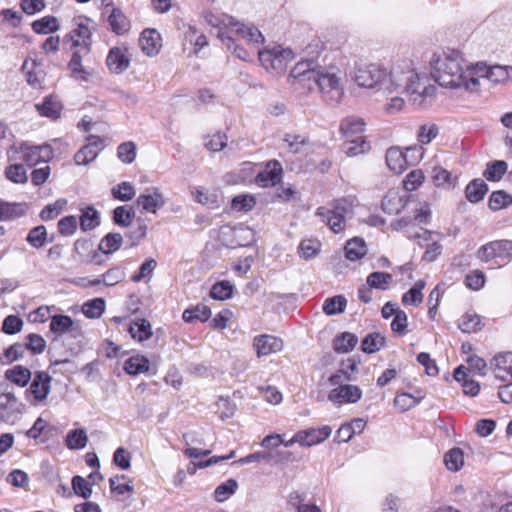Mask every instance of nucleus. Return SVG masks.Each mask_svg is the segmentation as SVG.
<instances>
[{
  "mask_svg": "<svg viewBox=\"0 0 512 512\" xmlns=\"http://www.w3.org/2000/svg\"><path fill=\"white\" fill-rule=\"evenodd\" d=\"M53 158V149L48 144L32 145L28 142L13 144L7 150L8 161H22L32 167L41 162H48Z\"/></svg>",
  "mask_w": 512,
  "mask_h": 512,
  "instance_id": "nucleus-5",
  "label": "nucleus"
},
{
  "mask_svg": "<svg viewBox=\"0 0 512 512\" xmlns=\"http://www.w3.org/2000/svg\"><path fill=\"white\" fill-rule=\"evenodd\" d=\"M444 463L448 470L459 471L464 465V452L458 447L450 449L444 455Z\"/></svg>",
  "mask_w": 512,
  "mask_h": 512,
  "instance_id": "nucleus-43",
  "label": "nucleus"
},
{
  "mask_svg": "<svg viewBox=\"0 0 512 512\" xmlns=\"http://www.w3.org/2000/svg\"><path fill=\"white\" fill-rule=\"evenodd\" d=\"M238 488V483L235 479H228L221 483L214 491L215 499L218 502H223L232 496Z\"/></svg>",
  "mask_w": 512,
  "mask_h": 512,
  "instance_id": "nucleus-59",
  "label": "nucleus"
},
{
  "mask_svg": "<svg viewBox=\"0 0 512 512\" xmlns=\"http://www.w3.org/2000/svg\"><path fill=\"white\" fill-rule=\"evenodd\" d=\"M439 134V127L435 123L420 125L417 132V140L421 145L429 144Z\"/></svg>",
  "mask_w": 512,
  "mask_h": 512,
  "instance_id": "nucleus-52",
  "label": "nucleus"
},
{
  "mask_svg": "<svg viewBox=\"0 0 512 512\" xmlns=\"http://www.w3.org/2000/svg\"><path fill=\"white\" fill-rule=\"evenodd\" d=\"M149 360L141 355L131 356L124 364V371L129 375H138L149 371Z\"/></svg>",
  "mask_w": 512,
  "mask_h": 512,
  "instance_id": "nucleus-37",
  "label": "nucleus"
},
{
  "mask_svg": "<svg viewBox=\"0 0 512 512\" xmlns=\"http://www.w3.org/2000/svg\"><path fill=\"white\" fill-rule=\"evenodd\" d=\"M32 29L37 34H48L59 29L58 20L54 16H44L32 23Z\"/></svg>",
  "mask_w": 512,
  "mask_h": 512,
  "instance_id": "nucleus-45",
  "label": "nucleus"
},
{
  "mask_svg": "<svg viewBox=\"0 0 512 512\" xmlns=\"http://www.w3.org/2000/svg\"><path fill=\"white\" fill-rule=\"evenodd\" d=\"M282 165L277 160H271L266 164L265 170L259 172L255 182L260 187L275 186L282 179Z\"/></svg>",
  "mask_w": 512,
  "mask_h": 512,
  "instance_id": "nucleus-13",
  "label": "nucleus"
},
{
  "mask_svg": "<svg viewBox=\"0 0 512 512\" xmlns=\"http://www.w3.org/2000/svg\"><path fill=\"white\" fill-rule=\"evenodd\" d=\"M5 384H0V423L13 424L22 413L18 399L14 393L3 389Z\"/></svg>",
  "mask_w": 512,
  "mask_h": 512,
  "instance_id": "nucleus-10",
  "label": "nucleus"
},
{
  "mask_svg": "<svg viewBox=\"0 0 512 512\" xmlns=\"http://www.w3.org/2000/svg\"><path fill=\"white\" fill-rule=\"evenodd\" d=\"M117 156L123 163H132L136 157V145L133 142L121 143L117 148Z\"/></svg>",
  "mask_w": 512,
  "mask_h": 512,
  "instance_id": "nucleus-64",
  "label": "nucleus"
},
{
  "mask_svg": "<svg viewBox=\"0 0 512 512\" xmlns=\"http://www.w3.org/2000/svg\"><path fill=\"white\" fill-rule=\"evenodd\" d=\"M111 194L113 198L127 202L135 197V189L130 182L124 181L114 186L111 189Z\"/></svg>",
  "mask_w": 512,
  "mask_h": 512,
  "instance_id": "nucleus-53",
  "label": "nucleus"
},
{
  "mask_svg": "<svg viewBox=\"0 0 512 512\" xmlns=\"http://www.w3.org/2000/svg\"><path fill=\"white\" fill-rule=\"evenodd\" d=\"M88 442V437L84 429H74L67 433L65 444L71 450L83 449Z\"/></svg>",
  "mask_w": 512,
  "mask_h": 512,
  "instance_id": "nucleus-44",
  "label": "nucleus"
},
{
  "mask_svg": "<svg viewBox=\"0 0 512 512\" xmlns=\"http://www.w3.org/2000/svg\"><path fill=\"white\" fill-rule=\"evenodd\" d=\"M184 441L188 446L184 450V454L188 458H199L202 456H207L211 453V450H200L196 447H190L191 444H201L202 440L196 439L194 433H186L183 435Z\"/></svg>",
  "mask_w": 512,
  "mask_h": 512,
  "instance_id": "nucleus-54",
  "label": "nucleus"
},
{
  "mask_svg": "<svg viewBox=\"0 0 512 512\" xmlns=\"http://www.w3.org/2000/svg\"><path fill=\"white\" fill-rule=\"evenodd\" d=\"M385 345V337L380 333L373 332L365 336L361 343L363 352L372 354L379 351Z\"/></svg>",
  "mask_w": 512,
  "mask_h": 512,
  "instance_id": "nucleus-46",
  "label": "nucleus"
},
{
  "mask_svg": "<svg viewBox=\"0 0 512 512\" xmlns=\"http://www.w3.org/2000/svg\"><path fill=\"white\" fill-rule=\"evenodd\" d=\"M124 278L125 273L119 267L110 268L104 274L98 277L100 284H103L108 287L120 283L121 281L124 280Z\"/></svg>",
  "mask_w": 512,
  "mask_h": 512,
  "instance_id": "nucleus-60",
  "label": "nucleus"
},
{
  "mask_svg": "<svg viewBox=\"0 0 512 512\" xmlns=\"http://www.w3.org/2000/svg\"><path fill=\"white\" fill-rule=\"evenodd\" d=\"M253 346L256 350L257 356L262 357L282 350L283 342L275 336L265 334L256 336L254 338Z\"/></svg>",
  "mask_w": 512,
  "mask_h": 512,
  "instance_id": "nucleus-20",
  "label": "nucleus"
},
{
  "mask_svg": "<svg viewBox=\"0 0 512 512\" xmlns=\"http://www.w3.org/2000/svg\"><path fill=\"white\" fill-rule=\"evenodd\" d=\"M26 351V346L23 343H14L4 350L0 355V363L2 365H9L21 359Z\"/></svg>",
  "mask_w": 512,
  "mask_h": 512,
  "instance_id": "nucleus-41",
  "label": "nucleus"
},
{
  "mask_svg": "<svg viewBox=\"0 0 512 512\" xmlns=\"http://www.w3.org/2000/svg\"><path fill=\"white\" fill-rule=\"evenodd\" d=\"M335 67H322L313 60H300L291 69L289 78L293 85L309 91L318 90L325 102L336 104L343 95L341 78Z\"/></svg>",
  "mask_w": 512,
  "mask_h": 512,
  "instance_id": "nucleus-1",
  "label": "nucleus"
},
{
  "mask_svg": "<svg viewBox=\"0 0 512 512\" xmlns=\"http://www.w3.org/2000/svg\"><path fill=\"white\" fill-rule=\"evenodd\" d=\"M77 227L78 221L74 215L65 216L57 223L58 232L64 237L72 236L76 232Z\"/></svg>",
  "mask_w": 512,
  "mask_h": 512,
  "instance_id": "nucleus-62",
  "label": "nucleus"
},
{
  "mask_svg": "<svg viewBox=\"0 0 512 512\" xmlns=\"http://www.w3.org/2000/svg\"><path fill=\"white\" fill-rule=\"evenodd\" d=\"M68 68L72 75L83 81H87L90 74L82 66V56L79 51H74L68 63Z\"/></svg>",
  "mask_w": 512,
  "mask_h": 512,
  "instance_id": "nucleus-58",
  "label": "nucleus"
},
{
  "mask_svg": "<svg viewBox=\"0 0 512 512\" xmlns=\"http://www.w3.org/2000/svg\"><path fill=\"white\" fill-rule=\"evenodd\" d=\"M107 21L116 35H123L130 29V21L119 8L112 9Z\"/></svg>",
  "mask_w": 512,
  "mask_h": 512,
  "instance_id": "nucleus-27",
  "label": "nucleus"
},
{
  "mask_svg": "<svg viewBox=\"0 0 512 512\" xmlns=\"http://www.w3.org/2000/svg\"><path fill=\"white\" fill-rule=\"evenodd\" d=\"M365 122L357 116H348L341 121L340 130L346 138L344 151L350 156L364 153L367 143L362 133L365 130Z\"/></svg>",
  "mask_w": 512,
  "mask_h": 512,
  "instance_id": "nucleus-6",
  "label": "nucleus"
},
{
  "mask_svg": "<svg viewBox=\"0 0 512 512\" xmlns=\"http://www.w3.org/2000/svg\"><path fill=\"white\" fill-rule=\"evenodd\" d=\"M355 207V198L343 197L336 199L331 204V208L318 207L316 215L322 222L330 227L334 233L344 230L346 218H351Z\"/></svg>",
  "mask_w": 512,
  "mask_h": 512,
  "instance_id": "nucleus-4",
  "label": "nucleus"
},
{
  "mask_svg": "<svg viewBox=\"0 0 512 512\" xmlns=\"http://www.w3.org/2000/svg\"><path fill=\"white\" fill-rule=\"evenodd\" d=\"M106 65L111 73L122 74L130 65V57L126 46H116L109 50Z\"/></svg>",
  "mask_w": 512,
  "mask_h": 512,
  "instance_id": "nucleus-12",
  "label": "nucleus"
},
{
  "mask_svg": "<svg viewBox=\"0 0 512 512\" xmlns=\"http://www.w3.org/2000/svg\"><path fill=\"white\" fill-rule=\"evenodd\" d=\"M135 217V211L132 207L123 205L118 206L113 210L112 220L115 225L121 227H128L131 225Z\"/></svg>",
  "mask_w": 512,
  "mask_h": 512,
  "instance_id": "nucleus-40",
  "label": "nucleus"
},
{
  "mask_svg": "<svg viewBox=\"0 0 512 512\" xmlns=\"http://www.w3.org/2000/svg\"><path fill=\"white\" fill-rule=\"evenodd\" d=\"M358 343V338L350 332H343L337 335L333 340V349L337 353H348L354 349Z\"/></svg>",
  "mask_w": 512,
  "mask_h": 512,
  "instance_id": "nucleus-31",
  "label": "nucleus"
},
{
  "mask_svg": "<svg viewBox=\"0 0 512 512\" xmlns=\"http://www.w3.org/2000/svg\"><path fill=\"white\" fill-rule=\"evenodd\" d=\"M27 204L0 200V221H13L26 215Z\"/></svg>",
  "mask_w": 512,
  "mask_h": 512,
  "instance_id": "nucleus-23",
  "label": "nucleus"
},
{
  "mask_svg": "<svg viewBox=\"0 0 512 512\" xmlns=\"http://www.w3.org/2000/svg\"><path fill=\"white\" fill-rule=\"evenodd\" d=\"M362 397V390L352 384L342 385L332 389L328 395L330 401L336 404L356 403Z\"/></svg>",
  "mask_w": 512,
  "mask_h": 512,
  "instance_id": "nucleus-15",
  "label": "nucleus"
},
{
  "mask_svg": "<svg viewBox=\"0 0 512 512\" xmlns=\"http://www.w3.org/2000/svg\"><path fill=\"white\" fill-rule=\"evenodd\" d=\"M129 333L133 339L143 342L152 336L151 324L146 319H137L130 324Z\"/></svg>",
  "mask_w": 512,
  "mask_h": 512,
  "instance_id": "nucleus-36",
  "label": "nucleus"
},
{
  "mask_svg": "<svg viewBox=\"0 0 512 512\" xmlns=\"http://www.w3.org/2000/svg\"><path fill=\"white\" fill-rule=\"evenodd\" d=\"M49 329L57 335L69 333L72 338L82 334L81 328L74 325V321L68 315L57 314L51 317Z\"/></svg>",
  "mask_w": 512,
  "mask_h": 512,
  "instance_id": "nucleus-16",
  "label": "nucleus"
},
{
  "mask_svg": "<svg viewBox=\"0 0 512 512\" xmlns=\"http://www.w3.org/2000/svg\"><path fill=\"white\" fill-rule=\"evenodd\" d=\"M481 318L477 314L466 313L458 322L459 329L464 333H474L482 329Z\"/></svg>",
  "mask_w": 512,
  "mask_h": 512,
  "instance_id": "nucleus-48",
  "label": "nucleus"
},
{
  "mask_svg": "<svg viewBox=\"0 0 512 512\" xmlns=\"http://www.w3.org/2000/svg\"><path fill=\"white\" fill-rule=\"evenodd\" d=\"M205 21L212 27L217 29V37L226 45L228 49H231L234 44V38L232 32L236 20L226 14H216L212 11H206L204 13Z\"/></svg>",
  "mask_w": 512,
  "mask_h": 512,
  "instance_id": "nucleus-7",
  "label": "nucleus"
},
{
  "mask_svg": "<svg viewBox=\"0 0 512 512\" xmlns=\"http://www.w3.org/2000/svg\"><path fill=\"white\" fill-rule=\"evenodd\" d=\"M491 367L496 379L500 381L512 380V352H504L496 355Z\"/></svg>",
  "mask_w": 512,
  "mask_h": 512,
  "instance_id": "nucleus-17",
  "label": "nucleus"
},
{
  "mask_svg": "<svg viewBox=\"0 0 512 512\" xmlns=\"http://www.w3.org/2000/svg\"><path fill=\"white\" fill-rule=\"evenodd\" d=\"M11 164L8 165L4 170L5 177L15 184H26L28 181V175L25 167L18 161H9Z\"/></svg>",
  "mask_w": 512,
  "mask_h": 512,
  "instance_id": "nucleus-30",
  "label": "nucleus"
},
{
  "mask_svg": "<svg viewBox=\"0 0 512 512\" xmlns=\"http://www.w3.org/2000/svg\"><path fill=\"white\" fill-rule=\"evenodd\" d=\"M488 191V185L484 180L477 178L472 180L465 189V196L471 203L480 202Z\"/></svg>",
  "mask_w": 512,
  "mask_h": 512,
  "instance_id": "nucleus-28",
  "label": "nucleus"
},
{
  "mask_svg": "<svg viewBox=\"0 0 512 512\" xmlns=\"http://www.w3.org/2000/svg\"><path fill=\"white\" fill-rule=\"evenodd\" d=\"M211 316V310L205 304H197L193 307L187 308L182 314V318L187 323L194 321H207Z\"/></svg>",
  "mask_w": 512,
  "mask_h": 512,
  "instance_id": "nucleus-35",
  "label": "nucleus"
},
{
  "mask_svg": "<svg viewBox=\"0 0 512 512\" xmlns=\"http://www.w3.org/2000/svg\"><path fill=\"white\" fill-rule=\"evenodd\" d=\"M386 163L389 169L397 174L402 173L408 166V159L397 147H391L386 152Z\"/></svg>",
  "mask_w": 512,
  "mask_h": 512,
  "instance_id": "nucleus-25",
  "label": "nucleus"
},
{
  "mask_svg": "<svg viewBox=\"0 0 512 512\" xmlns=\"http://www.w3.org/2000/svg\"><path fill=\"white\" fill-rule=\"evenodd\" d=\"M366 254V245L363 239L355 237L345 245L346 258L351 261L361 259Z\"/></svg>",
  "mask_w": 512,
  "mask_h": 512,
  "instance_id": "nucleus-39",
  "label": "nucleus"
},
{
  "mask_svg": "<svg viewBox=\"0 0 512 512\" xmlns=\"http://www.w3.org/2000/svg\"><path fill=\"white\" fill-rule=\"evenodd\" d=\"M430 64L431 76L442 87L473 90L478 86L473 67H470L459 50L448 49L440 54L435 53Z\"/></svg>",
  "mask_w": 512,
  "mask_h": 512,
  "instance_id": "nucleus-2",
  "label": "nucleus"
},
{
  "mask_svg": "<svg viewBox=\"0 0 512 512\" xmlns=\"http://www.w3.org/2000/svg\"><path fill=\"white\" fill-rule=\"evenodd\" d=\"M232 36H236L237 39H244L251 44H262L264 42V36L260 30L254 26H246L244 24L235 22L234 31Z\"/></svg>",
  "mask_w": 512,
  "mask_h": 512,
  "instance_id": "nucleus-24",
  "label": "nucleus"
},
{
  "mask_svg": "<svg viewBox=\"0 0 512 512\" xmlns=\"http://www.w3.org/2000/svg\"><path fill=\"white\" fill-rule=\"evenodd\" d=\"M51 377L47 372H36L27 392L33 395L36 402L45 400L50 392Z\"/></svg>",
  "mask_w": 512,
  "mask_h": 512,
  "instance_id": "nucleus-18",
  "label": "nucleus"
},
{
  "mask_svg": "<svg viewBox=\"0 0 512 512\" xmlns=\"http://www.w3.org/2000/svg\"><path fill=\"white\" fill-rule=\"evenodd\" d=\"M331 432L330 426L310 428L295 433V440H298L301 446L311 447L326 440L331 435Z\"/></svg>",
  "mask_w": 512,
  "mask_h": 512,
  "instance_id": "nucleus-14",
  "label": "nucleus"
},
{
  "mask_svg": "<svg viewBox=\"0 0 512 512\" xmlns=\"http://www.w3.org/2000/svg\"><path fill=\"white\" fill-rule=\"evenodd\" d=\"M38 64L35 60L26 59L21 67L23 73H25L26 81L34 88L41 85L44 78L42 71L36 70Z\"/></svg>",
  "mask_w": 512,
  "mask_h": 512,
  "instance_id": "nucleus-32",
  "label": "nucleus"
},
{
  "mask_svg": "<svg viewBox=\"0 0 512 512\" xmlns=\"http://www.w3.org/2000/svg\"><path fill=\"white\" fill-rule=\"evenodd\" d=\"M74 258L80 262H86L93 250V243L89 239H77L74 242Z\"/></svg>",
  "mask_w": 512,
  "mask_h": 512,
  "instance_id": "nucleus-56",
  "label": "nucleus"
},
{
  "mask_svg": "<svg viewBox=\"0 0 512 512\" xmlns=\"http://www.w3.org/2000/svg\"><path fill=\"white\" fill-rule=\"evenodd\" d=\"M510 204H512V196L504 190L492 192L488 201V206L493 211L506 208Z\"/></svg>",
  "mask_w": 512,
  "mask_h": 512,
  "instance_id": "nucleus-50",
  "label": "nucleus"
},
{
  "mask_svg": "<svg viewBox=\"0 0 512 512\" xmlns=\"http://www.w3.org/2000/svg\"><path fill=\"white\" fill-rule=\"evenodd\" d=\"M26 241L36 249L43 247L47 241V231L45 226L39 225L32 228L26 237Z\"/></svg>",
  "mask_w": 512,
  "mask_h": 512,
  "instance_id": "nucleus-57",
  "label": "nucleus"
},
{
  "mask_svg": "<svg viewBox=\"0 0 512 512\" xmlns=\"http://www.w3.org/2000/svg\"><path fill=\"white\" fill-rule=\"evenodd\" d=\"M347 305V300L343 295H336L327 298L323 303V311L326 315H336L343 313Z\"/></svg>",
  "mask_w": 512,
  "mask_h": 512,
  "instance_id": "nucleus-49",
  "label": "nucleus"
},
{
  "mask_svg": "<svg viewBox=\"0 0 512 512\" xmlns=\"http://www.w3.org/2000/svg\"><path fill=\"white\" fill-rule=\"evenodd\" d=\"M427 82V77L416 73L409 61H402L387 71L384 90L406 93L414 104L421 106L425 99L433 97L436 92V87Z\"/></svg>",
  "mask_w": 512,
  "mask_h": 512,
  "instance_id": "nucleus-3",
  "label": "nucleus"
},
{
  "mask_svg": "<svg viewBox=\"0 0 512 512\" xmlns=\"http://www.w3.org/2000/svg\"><path fill=\"white\" fill-rule=\"evenodd\" d=\"M75 27L64 37V41H71L72 47L82 45L88 52L91 46L92 31L95 30L94 22L85 16L74 18Z\"/></svg>",
  "mask_w": 512,
  "mask_h": 512,
  "instance_id": "nucleus-8",
  "label": "nucleus"
},
{
  "mask_svg": "<svg viewBox=\"0 0 512 512\" xmlns=\"http://www.w3.org/2000/svg\"><path fill=\"white\" fill-rule=\"evenodd\" d=\"M233 285L226 280L215 283L210 290L211 298L224 301L232 296Z\"/></svg>",
  "mask_w": 512,
  "mask_h": 512,
  "instance_id": "nucleus-55",
  "label": "nucleus"
},
{
  "mask_svg": "<svg viewBox=\"0 0 512 512\" xmlns=\"http://www.w3.org/2000/svg\"><path fill=\"white\" fill-rule=\"evenodd\" d=\"M392 280V275L385 272H372L366 279L369 287L386 290L389 282Z\"/></svg>",
  "mask_w": 512,
  "mask_h": 512,
  "instance_id": "nucleus-61",
  "label": "nucleus"
},
{
  "mask_svg": "<svg viewBox=\"0 0 512 512\" xmlns=\"http://www.w3.org/2000/svg\"><path fill=\"white\" fill-rule=\"evenodd\" d=\"M136 203L144 212L156 213L165 204V200L159 189L152 187L147 189L146 193L140 194Z\"/></svg>",
  "mask_w": 512,
  "mask_h": 512,
  "instance_id": "nucleus-19",
  "label": "nucleus"
},
{
  "mask_svg": "<svg viewBox=\"0 0 512 512\" xmlns=\"http://www.w3.org/2000/svg\"><path fill=\"white\" fill-rule=\"evenodd\" d=\"M123 243V236L120 233H108L99 242L98 251L110 255L118 251Z\"/></svg>",
  "mask_w": 512,
  "mask_h": 512,
  "instance_id": "nucleus-33",
  "label": "nucleus"
},
{
  "mask_svg": "<svg viewBox=\"0 0 512 512\" xmlns=\"http://www.w3.org/2000/svg\"><path fill=\"white\" fill-rule=\"evenodd\" d=\"M160 41V34L155 29H145L139 39L142 51L147 56H154L159 52L161 47Z\"/></svg>",
  "mask_w": 512,
  "mask_h": 512,
  "instance_id": "nucleus-22",
  "label": "nucleus"
},
{
  "mask_svg": "<svg viewBox=\"0 0 512 512\" xmlns=\"http://www.w3.org/2000/svg\"><path fill=\"white\" fill-rule=\"evenodd\" d=\"M425 287L423 280H418L415 284L402 296V303L405 305L418 306L422 303V290Z\"/></svg>",
  "mask_w": 512,
  "mask_h": 512,
  "instance_id": "nucleus-42",
  "label": "nucleus"
},
{
  "mask_svg": "<svg viewBox=\"0 0 512 512\" xmlns=\"http://www.w3.org/2000/svg\"><path fill=\"white\" fill-rule=\"evenodd\" d=\"M35 107L41 116L51 119H57L62 109L60 102L52 96H46L43 102L36 104Z\"/></svg>",
  "mask_w": 512,
  "mask_h": 512,
  "instance_id": "nucleus-29",
  "label": "nucleus"
},
{
  "mask_svg": "<svg viewBox=\"0 0 512 512\" xmlns=\"http://www.w3.org/2000/svg\"><path fill=\"white\" fill-rule=\"evenodd\" d=\"M5 378L20 387H25L31 379V371L22 365H16L5 371Z\"/></svg>",
  "mask_w": 512,
  "mask_h": 512,
  "instance_id": "nucleus-34",
  "label": "nucleus"
},
{
  "mask_svg": "<svg viewBox=\"0 0 512 512\" xmlns=\"http://www.w3.org/2000/svg\"><path fill=\"white\" fill-rule=\"evenodd\" d=\"M473 74L478 80L486 79L492 83H504L512 77V67L510 66H487L485 63H477L473 67Z\"/></svg>",
  "mask_w": 512,
  "mask_h": 512,
  "instance_id": "nucleus-11",
  "label": "nucleus"
},
{
  "mask_svg": "<svg viewBox=\"0 0 512 512\" xmlns=\"http://www.w3.org/2000/svg\"><path fill=\"white\" fill-rule=\"evenodd\" d=\"M508 169V165L503 160H495L488 162L486 165V169L483 172V176L491 182H496L501 180L503 175L506 173Z\"/></svg>",
  "mask_w": 512,
  "mask_h": 512,
  "instance_id": "nucleus-38",
  "label": "nucleus"
},
{
  "mask_svg": "<svg viewBox=\"0 0 512 512\" xmlns=\"http://www.w3.org/2000/svg\"><path fill=\"white\" fill-rule=\"evenodd\" d=\"M89 143L83 146L74 156L77 165H88L98 155L102 140L98 136L91 135L88 138Z\"/></svg>",
  "mask_w": 512,
  "mask_h": 512,
  "instance_id": "nucleus-21",
  "label": "nucleus"
},
{
  "mask_svg": "<svg viewBox=\"0 0 512 512\" xmlns=\"http://www.w3.org/2000/svg\"><path fill=\"white\" fill-rule=\"evenodd\" d=\"M387 69L378 64H369L360 67L355 73V81L361 87L372 88L379 86L384 90L386 82Z\"/></svg>",
  "mask_w": 512,
  "mask_h": 512,
  "instance_id": "nucleus-9",
  "label": "nucleus"
},
{
  "mask_svg": "<svg viewBox=\"0 0 512 512\" xmlns=\"http://www.w3.org/2000/svg\"><path fill=\"white\" fill-rule=\"evenodd\" d=\"M66 199H58L54 203L46 205L40 212L39 217L43 221L55 219L66 207Z\"/></svg>",
  "mask_w": 512,
  "mask_h": 512,
  "instance_id": "nucleus-51",
  "label": "nucleus"
},
{
  "mask_svg": "<svg viewBox=\"0 0 512 512\" xmlns=\"http://www.w3.org/2000/svg\"><path fill=\"white\" fill-rule=\"evenodd\" d=\"M100 223V214L93 206H87L81 209L79 226L83 232L91 231L97 228Z\"/></svg>",
  "mask_w": 512,
  "mask_h": 512,
  "instance_id": "nucleus-26",
  "label": "nucleus"
},
{
  "mask_svg": "<svg viewBox=\"0 0 512 512\" xmlns=\"http://www.w3.org/2000/svg\"><path fill=\"white\" fill-rule=\"evenodd\" d=\"M105 311V300L103 298H94L85 302L82 306L83 314L90 319H97Z\"/></svg>",
  "mask_w": 512,
  "mask_h": 512,
  "instance_id": "nucleus-47",
  "label": "nucleus"
},
{
  "mask_svg": "<svg viewBox=\"0 0 512 512\" xmlns=\"http://www.w3.org/2000/svg\"><path fill=\"white\" fill-rule=\"evenodd\" d=\"M292 57V51L281 48L280 46L276 47V54L273 58L270 69L275 70L276 72L283 71L286 68L287 62Z\"/></svg>",
  "mask_w": 512,
  "mask_h": 512,
  "instance_id": "nucleus-63",
  "label": "nucleus"
}]
</instances>
